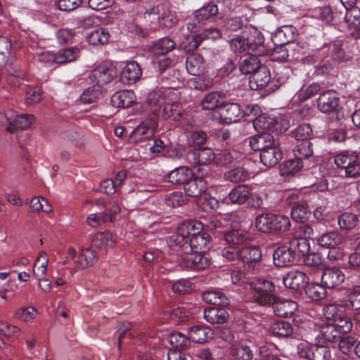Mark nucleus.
<instances>
[{"label":"nucleus","mask_w":360,"mask_h":360,"mask_svg":"<svg viewBox=\"0 0 360 360\" xmlns=\"http://www.w3.org/2000/svg\"><path fill=\"white\" fill-rule=\"evenodd\" d=\"M207 189V183L202 177L190 178L184 185L185 194L191 198H198L203 194Z\"/></svg>","instance_id":"18"},{"label":"nucleus","mask_w":360,"mask_h":360,"mask_svg":"<svg viewBox=\"0 0 360 360\" xmlns=\"http://www.w3.org/2000/svg\"><path fill=\"white\" fill-rule=\"evenodd\" d=\"M227 311L222 308L207 307L204 309V319L211 324H221L228 319Z\"/></svg>","instance_id":"27"},{"label":"nucleus","mask_w":360,"mask_h":360,"mask_svg":"<svg viewBox=\"0 0 360 360\" xmlns=\"http://www.w3.org/2000/svg\"><path fill=\"white\" fill-rule=\"evenodd\" d=\"M270 331L274 335L288 337L292 334L293 328L287 321H278L271 324Z\"/></svg>","instance_id":"49"},{"label":"nucleus","mask_w":360,"mask_h":360,"mask_svg":"<svg viewBox=\"0 0 360 360\" xmlns=\"http://www.w3.org/2000/svg\"><path fill=\"white\" fill-rule=\"evenodd\" d=\"M255 300L262 305H270L274 300V285L271 281L257 278L250 283Z\"/></svg>","instance_id":"4"},{"label":"nucleus","mask_w":360,"mask_h":360,"mask_svg":"<svg viewBox=\"0 0 360 360\" xmlns=\"http://www.w3.org/2000/svg\"><path fill=\"white\" fill-rule=\"evenodd\" d=\"M198 309H191L189 306L179 307L173 309L169 316L172 320L176 322H184L192 318L196 313Z\"/></svg>","instance_id":"38"},{"label":"nucleus","mask_w":360,"mask_h":360,"mask_svg":"<svg viewBox=\"0 0 360 360\" xmlns=\"http://www.w3.org/2000/svg\"><path fill=\"white\" fill-rule=\"evenodd\" d=\"M271 232L284 233L288 231L291 226L289 217L284 214L271 213Z\"/></svg>","instance_id":"41"},{"label":"nucleus","mask_w":360,"mask_h":360,"mask_svg":"<svg viewBox=\"0 0 360 360\" xmlns=\"http://www.w3.org/2000/svg\"><path fill=\"white\" fill-rule=\"evenodd\" d=\"M25 81H27L25 72L16 68L13 69L12 72H10L6 77L7 83L14 87L24 85Z\"/></svg>","instance_id":"63"},{"label":"nucleus","mask_w":360,"mask_h":360,"mask_svg":"<svg viewBox=\"0 0 360 360\" xmlns=\"http://www.w3.org/2000/svg\"><path fill=\"white\" fill-rule=\"evenodd\" d=\"M101 94V89L93 85L92 87H89L82 92L79 96V101L83 104H91L98 99Z\"/></svg>","instance_id":"59"},{"label":"nucleus","mask_w":360,"mask_h":360,"mask_svg":"<svg viewBox=\"0 0 360 360\" xmlns=\"http://www.w3.org/2000/svg\"><path fill=\"white\" fill-rule=\"evenodd\" d=\"M210 258L203 252L189 251L181 255V265L188 269L202 270L211 264Z\"/></svg>","instance_id":"5"},{"label":"nucleus","mask_w":360,"mask_h":360,"mask_svg":"<svg viewBox=\"0 0 360 360\" xmlns=\"http://www.w3.org/2000/svg\"><path fill=\"white\" fill-rule=\"evenodd\" d=\"M186 68L188 72L194 76L200 75L204 70V60L201 55L192 53L187 57Z\"/></svg>","instance_id":"32"},{"label":"nucleus","mask_w":360,"mask_h":360,"mask_svg":"<svg viewBox=\"0 0 360 360\" xmlns=\"http://www.w3.org/2000/svg\"><path fill=\"white\" fill-rule=\"evenodd\" d=\"M239 153L234 150H224L216 154V164L226 166L238 158Z\"/></svg>","instance_id":"56"},{"label":"nucleus","mask_w":360,"mask_h":360,"mask_svg":"<svg viewBox=\"0 0 360 360\" xmlns=\"http://www.w3.org/2000/svg\"><path fill=\"white\" fill-rule=\"evenodd\" d=\"M156 127L154 120H146L131 131L130 136L134 141H145L153 136Z\"/></svg>","instance_id":"12"},{"label":"nucleus","mask_w":360,"mask_h":360,"mask_svg":"<svg viewBox=\"0 0 360 360\" xmlns=\"http://www.w3.org/2000/svg\"><path fill=\"white\" fill-rule=\"evenodd\" d=\"M248 38V46H250V52H255V54H263L264 37L262 33L255 27H251L245 30Z\"/></svg>","instance_id":"13"},{"label":"nucleus","mask_w":360,"mask_h":360,"mask_svg":"<svg viewBox=\"0 0 360 360\" xmlns=\"http://www.w3.org/2000/svg\"><path fill=\"white\" fill-rule=\"evenodd\" d=\"M186 160L194 166L209 165L212 162H216V154L212 149L207 148L191 150L186 153Z\"/></svg>","instance_id":"10"},{"label":"nucleus","mask_w":360,"mask_h":360,"mask_svg":"<svg viewBox=\"0 0 360 360\" xmlns=\"http://www.w3.org/2000/svg\"><path fill=\"white\" fill-rule=\"evenodd\" d=\"M276 142L277 141L273 135L266 131L249 138L251 148L254 150H259L260 153L275 144Z\"/></svg>","instance_id":"20"},{"label":"nucleus","mask_w":360,"mask_h":360,"mask_svg":"<svg viewBox=\"0 0 360 360\" xmlns=\"http://www.w3.org/2000/svg\"><path fill=\"white\" fill-rule=\"evenodd\" d=\"M306 357L309 360H328L330 357V352L327 347L314 345L307 350Z\"/></svg>","instance_id":"40"},{"label":"nucleus","mask_w":360,"mask_h":360,"mask_svg":"<svg viewBox=\"0 0 360 360\" xmlns=\"http://www.w3.org/2000/svg\"><path fill=\"white\" fill-rule=\"evenodd\" d=\"M309 278L307 274L301 271H291L283 278V283L286 288L292 290H299L305 286Z\"/></svg>","instance_id":"17"},{"label":"nucleus","mask_w":360,"mask_h":360,"mask_svg":"<svg viewBox=\"0 0 360 360\" xmlns=\"http://www.w3.org/2000/svg\"><path fill=\"white\" fill-rule=\"evenodd\" d=\"M293 152L295 157L300 160L307 158L313 154L312 144L309 141L297 142Z\"/></svg>","instance_id":"57"},{"label":"nucleus","mask_w":360,"mask_h":360,"mask_svg":"<svg viewBox=\"0 0 360 360\" xmlns=\"http://www.w3.org/2000/svg\"><path fill=\"white\" fill-rule=\"evenodd\" d=\"M176 46L174 40L168 37L160 39L154 46V50L158 55H166L167 53L172 51Z\"/></svg>","instance_id":"61"},{"label":"nucleus","mask_w":360,"mask_h":360,"mask_svg":"<svg viewBox=\"0 0 360 360\" xmlns=\"http://www.w3.org/2000/svg\"><path fill=\"white\" fill-rule=\"evenodd\" d=\"M49 264V257L46 252L41 250L33 265V274L37 281L46 276Z\"/></svg>","instance_id":"31"},{"label":"nucleus","mask_w":360,"mask_h":360,"mask_svg":"<svg viewBox=\"0 0 360 360\" xmlns=\"http://www.w3.org/2000/svg\"><path fill=\"white\" fill-rule=\"evenodd\" d=\"M271 213H264L257 216L255 219V227L263 233L271 232Z\"/></svg>","instance_id":"60"},{"label":"nucleus","mask_w":360,"mask_h":360,"mask_svg":"<svg viewBox=\"0 0 360 360\" xmlns=\"http://www.w3.org/2000/svg\"><path fill=\"white\" fill-rule=\"evenodd\" d=\"M202 299L204 302L214 304L225 306L229 304V299L221 292L217 290H207L202 293Z\"/></svg>","instance_id":"39"},{"label":"nucleus","mask_w":360,"mask_h":360,"mask_svg":"<svg viewBox=\"0 0 360 360\" xmlns=\"http://www.w3.org/2000/svg\"><path fill=\"white\" fill-rule=\"evenodd\" d=\"M240 254V259L247 264L257 262L262 257L261 250L256 246L243 248Z\"/></svg>","instance_id":"43"},{"label":"nucleus","mask_w":360,"mask_h":360,"mask_svg":"<svg viewBox=\"0 0 360 360\" xmlns=\"http://www.w3.org/2000/svg\"><path fill=\"white\" fill-rule=\"evenodd\" d=\"M349 291L347 295L349 307L353 310L360 309V285H354L349 288Z\"/></svg>","instance_id":"64"},{"label":"nucleus","mask_w":360,"mask_h":360,"mask_svg":"<svg viewBox=\"0 0 360 360\" xmlns=\"http://www.w3.org/2000/svg\"><path fill=\"white\" fill-rule=\"evenodd\" d=\"M191 177H193V172L191 169L186 167H180L168 174L167 181L173 184H185Z\"/></svg>","instance_id":"30"},{"label":"nucleus","mask_w":360,"mask_h":360,"mask_svg":"<svg viewBox=\"0 0 360 360\" xmlns=\"http://www.w3.org/2000/svg\"><path fill=\"white\" fill-rule=\"evenodd\" d=\"M247 40L248 38L245 31L236 35L229 41L231 50L235 53L250 52V46H248Z\"/></svg>","instance_id":"36"},{"label":"nucleus","mask_w":360,"mask_h":360,"mask_svg":"<svg viewBox=\"0 0 360 360\" xmlns=\"http://www.w3.org/2000/svg\"><path fill=\"white\" fill-rule=\"evenodd\" d=\"M176 94L174 89L169 88H160L150 91L146 98L150 110L156 115L160 113L167 102H172L173 96Z\"/></svg>","instance_id":"3"},{"label":"nucleus","mask_w":360,"mask_h":360,"mask_svg":"<svg viewBox=\"0 0 360 360\" xmlns=\"http://www.w3.org/2000/svg\"><path fill=\"white\" fill-rule=\"evenodd\" d=\"M168 341L174 347L179 349H186L190 347L189 336L180 332H173L168 336Z\"/></svg>","instance_id":"46"},{"label":"nucleus","mask_w":360,"mask_h":360,"mask_svg":"<svg viewBox=\"0 0 360 360\" xmlns=\"http://www.w3.org/2000/svg\"><path fill=\"white\" fill-rule=\"evenodd\" d=\"M310 213L309 206L306 202H300L291 209V217L294 221L303 222L308 218Z\"/></svg>","instance_id":"51"},{"label":"nucleus","mask_w":360,"mask_h":360,"mask_svg":"<svg viewBox=\"0 0 360 360\" xmlns=\"http://www.w3.org/2000/svg\"><path fill=\"white\" fill-rule=\"evenodd\" d=\"M135 99L134 91L124 90L115 93L111 97V102L117 108H127L133 104Z\"/></svg>","instance_id":"28"},{"label":"nucleus","mask_w":360,"mask_h":360,"mask_svg":"<svg viewBox=\"0 0 360 360\" xmlns=\"http://www.w3.org/2000/svg\"><path fill=\"white\" fill-rule=\"evenodd\" d=\"M282 155V150L277 141L275 144L260 153V160L264 165L271 167L278 164L281 160Z\"/></svg>","instance_id":"22"},{"label":"nucleus","mask_w":360,"mask_h":360,"mask_svg":"<svg viewBox=\"0 0 360 360\" xmlns=\"http://www.w3.org/2000/svg\"><path fill=\"white\" fill-rule=\"evenodd\" d=\"M224 94L219 91L207 94L202 98L201 105L203 110H213L221 106L224 101Z\"/></svg>","instance_id":"34"},{"label":"nucleus","mask_w":360,"mask_h":360,"mask_svg":"<svg viewBox=\"0 0 360 360\" xmlns=\"http://www.w3.org/2000/svg\"><path fill=\"white\" fill-rule=\"evenodd\" d=\"M271 80L269 70L266 65H262L250 77V85L253 89H262L266 86Z\"/></svg>","instance_id":"24"},{"label":"nucleus","mask_w":360,"mask_h":360,"mask_svg":"<svg viewBox=\"0 0 360 360\" xmlns=\"http://www.w3.org/2000/svg\"><path fill=\"white\" fill-rule=\"evenodd\" d=\"M274 122V116L262 114L252 120V124L257 131H271Z\"/></svg>","instance_id":"53"},{"label":"nucleus","mask_w":360,"mask_h":360,"mask_svg":"<svg viewBox=\"0 0 360 360\" xmlns=\"http://www.w3.org/2000/svg\"><path fill=\"white\" fill-rule=\"evenodd\" d=\"M115 244V238L109 232L97 233L93 240V246L101 250L112 248Z\"/></svg>","instance_id":"44"},{"label":"nucleus","mask_w":360,"mask_h":360,"mask_svg":"<svg viewBox=\"0 0 360 360\" xmlns=\"http://www.w3.org/2000/svg\"><path fill=\"white\" fill-rule=\"evenodd\" d=\"M243 117V111L237 103L224 105L221 112V118L224 123L231 124L236 122Z\"/></svg>","instance_id":"26"},{"label":"nucleus","mask_w":360,"mask_h":360,"mask_svg":"<svg viewBox=\"0 0 360 360\" xmlns=\"http://www.w3.org/2000/svg\"><path fill=\"white\" fill-rule=\"evenodd\" d=\"M320 331L321 338L325 342H335L341 338V334L332 322L322 325Z\"/></svg>","instance_id":"48"},{"label":"nucleus","mask_w":360,"mask_h":360,"mask_svg":"<svg viewBox=\"0 0 360 360\" xmlns=\"http://www.w3.org/2000/svg\"><path fill=\"white\" fill-rule=\"evenodd\" d=\"M97 257V252L92 249L86 248L81 250L72 271L84 269L92 265L96 262Z\"/></svg>","instance_id":"29"},{"label":"nucleus","mask_w":360,"mask_h":360,"mask_svg":"<svg viewBox=\"0 0 360 360\" xmlns=\"http://www.w3.org/2000/svg\"><path fill=\"white\" fill-rule=\"evenodd\" d=\"M359 156L354 150H345L335 156V164L343 170L347 177L355 178L360 176Z\"/></svg>","instance_id":"2"},{"label":"nucleus","mask_w":360,"mask_h":360,"mask_svg":"<svg viewBox=\"0 0 360 360\" xmlns=\"http://www.w3.org/2000/svg\"><path fill=\"white\" fill-rule=\"evenodd\" d=\"M249 174L243 167H238L224 173V179L231 182L244 181L248 178Z\"/></svg>","instance_id":"55"},{"label":"nucleus","mask_w":360,"mask_h":360,"mask_svg":"<svg viewBox=\"0 0 360 360\" xmlns=\"http://www.w3.org/2000/svg\"><path fill=\"white\" fill-rule=\"evenodd\" d=\"M148 15H157V19L160 26L164 27H172L177 22L176 15L169 11L164 5H157L146 10Z\"/></svg>","instance_id":"11"},{"label":"nucleus","mask_w":360,"mask_h":360,"mask_svg":"<svg viewBox=\"0 0 360 360\" xmlns=\"http://www.w3.org/2000/svg\"><path fill=\"white\" fill-rule=\"evenodd\" d=\"M345 279V274L338 268H326L322 273L321 283L328 288H334Z\"/></svg>","instance_id":"14"},{"label":"nucleus","mask_w":360,"mask_h":360,"mask_svg":"<svg viewBox=\"0 0 360 360\" xmlns=\"http://www.w3.org/2000/svg\"><path fill=\"white\" fill-rule=\"evenodd\" d=\"M190 340L195 343H205L213 338L214 331L205 325L195 326L188 329Z\"/></svg>","instance_id":"19"},{"label":"nucleus","mask_w":360,"mask_h":360,"mask_svg":"<svg viewBox=\"0 0 360 360\" xmlns=\"http://www.w3.org/2000/svg\"><path fill=\"white\" fill-rule=\"evenodd\" d=\"M274 262L277 266L283 267L290 265L295 259V250L291 247L281 246L277 248L273 255Z\"/></svg>","instance_id":"21"},{"label":"nucleus","mask_w":360,"mask_h":360,"mask_svg":"<svg viewBox=\"0 0 360 360\" xmlns=\"http://www.w3.org/2000/svg\"><path fill=\"white\" fill-rule=\"evenodd\" d=\"M317 108L326 114L338 112L340 105L338 92L331 89L322 92L317 99Z\"/></svg>","instance_id":"7"},{"label":"nucleus","mask_w":360,"mask_h":360,"mask_svg":"<svg viewBox=\"0 0 360 360\" xmlns=\"http://www.w3.org/2000/svg\"><path fill=\"white\" fill-rule=\"evenodd\" d=\"M157 115L165 120H179L181 116V108L178 103L177 93L173 96L172 102H167Z\"/></svg>","instance_id":"23"},{"label":"nucleus","mask_w":360,"mask_h":360,"mask_svg":"<svg viewBox=\"0 0 360 360\" xmlns=\"http://www.w3.org/2000/svg\"><path fill=\"white\" fill-rule=\"evenodd\" d=\"M343 241V236L335 231L326 233L318 238L319 245L326 248L338 246L342 243Z\"/></svg>","instance_id":"37"},{"label":"nucleus","mask_w":360,"mask_h":360,"mask_svg":"<svg viewBox=\"0 0 360 360\" xmlns=\"http://www.w3.org/2000/svg\"><path fill=\"white\" fill-rule=\"evenodd\" d=\"M338 225L342 230H352L358 224L356 215L350 212L342 213L338 217Z\"/></svg>","instance_id":"52"},{"label":"nucleus","mask_w":360,"mask_h":360,"mask_svg":"<svg viewBox=\"0 0 360 360\" xmlns=\"http://www.w3.org/2000/svg\"><path fill=\"white\" fill-rule=\"evenodd\" d=\"M323 311L325 317L331 322H333L337 319H340L345 314L343 307L335 303L326 305Z\"/></svg>","instance_id":"58"},{"label":"nucleus","mask_w":360,"mask_h":360,"mask_svg":"<svg viewBox=\"0 0 360 360\" xmlns=\"http://www.w3.org/2000/svg\"><path fill=\"white\" fill-rule=\"evenodd\" d=\"M292 134L297 142L309 141L312 136V129L309 124H302L299 125Z\"/></svg>","instance_id":"62"},{"label":"nucleus","mask_w":360,"mask_h":360,"mask_svg":"<svg viewBox=\"0 0 360 360\" xmlns=\"http://www.w3.org/2000/svg\"><path fill=\"white\" fill-rule=\"evenodd\" d=\"M110 34L103 28H100L92 31L86 36V41L89 44L96 46L99 44H105L108 42Z\"/></svg>","instance_id":"47"},{"label":"nucleus","mask_w":360,"mask_h":360,"mask_svg":"<svg viewBox=\"0 0 360 360\" xmlns=\"http://www.w3.org/2000/svg\"><path fill=\"white\" fill-rule=\"evenodd\" d=\"M250 195V189L248 186L244 184L239 185L229 192L227 198H226V202L227 204L241 205L245 203L249 199Z\"/></svg>","instance_id":"25"},{"label":"nucleus","mask_w":360,"mask_h":360,"mask_svg":"<svg viewBox=\"0 0 360 360\" xmlns=\"http://www.w3.org/2000/svg\"><path fill=\"white\" fill-rule=\"evenodd\" d=\"M326 287L322 284L309 283L306 286L305 292L307 297L313 301H318L326 295Z\"/></svg>","instance_id":"50"},{"label":"nucleus","mask_w":360,"mask_h":360,"mask_svg":"<svg viewBox=\"0 0 360 360\" xmlns=\"http://www.w3.org/2000/svg\"><path fill=\"white\" fill-rule=\"evenodd\" d=\"M262 65V64L257 56L250 55L240 63L239 70L242 74H252V75Z\"/></svg>","instance_id":"35"},{"label":"nucleus","mask_w":360,"mask_h":360,"mask_svg":"<svg viewBox=\"0 0 360 360\" xmlns=\"http://www.w3.org/2000/svg\"><path fill=\"white\" fill-rule=\"evenodd\" d=\"M116 73L115 68L102 65L94 69L89 77L92 85L101 89V87L112 80Z\"/></svg>","instance_id":"8"},{"label":"nucleus","mask_w":360,"mask_h":360,"mask_svg":"<svg viewBox=\"0 0 360 360\" xmlns=\"http://www.w3.org/2000/svg\"><path fill=\"white\" fill-rule=\"evenodd\" d=\"M345 22L351 29H356L360 25V8L357 6L346 10Z\"/></svg>","instance_id":"54"},{"label":"nucleus","mask_w":360,"mask_h":360,"mask_svg":"<svg viewBox=\"0 0 360 360\" xmlns=\"http://www.w3.org/2000/svg\"><path fill=\"white\" fill-rule=\"evenodd\" d=\"M270 304L274 313L278 316H290L297 309V304L295 302L290 300L278 299L275 296Z\"/></svg>","instance_id":"15"},{"label":"nucleus","mask_w":360,"mask_h":360,"mask_svg":"<svg viewBox=\"0 0 360 360\" xmlns=\"http://www.w3.org/2000/svg\"><path fill=\"white\" fill-rule=\"evenodd\" d=\"M142 75L140 65L136 61L128 62L120 74V80L126 84H132L136 82Z\"/></svg>","instance_id":"16"},{"label":"nucleus","mask_w":360,"mask_h":360,"mask_svg":"<svg viewBox=\"0 0 360 360\" xmlns=\"http://www.w3.org/2000/svg\"><path fill=\"white\" fill-rule=\"evenodd\" d=\"M195 227V224L191 221H184L178 226L176 233L171 236L168 240L167 243L171 250L176 252L181 251L179 255L180 260L182 254L191 251L189 240L191 234H194Z\"/></svg>","instance_id":"1"},{"label":"nucleus","mask_w":360,"mask_h":360,"mask_svg":"<svg viewBox=\"0 0 360 360\" xmlns=\"http://www.w3.org/2000/svg\"><path fill=\"white\" fill-rule=\"evenodd\" d=\"M79 50L76 47H70L59 50L56 54V63H71L79 56Z\"/></svg>","instance_id":"42"},{"label":"nucleus","mask_w":360,"mask_h":360,"mask_svg":"<svg viewBox=\"0 0 360 360\" xmlns=\"http://www.w3.org/2000/svg\"><path fill=\"white\" fill-rule=\"evenodd\" d=\"M218 6L214 3H209L194 12L193 22L187 25L191 32H196L201 27V23L215 15L218 13Z\"/></svg>","instance_id":"9"},{"label":"nucleus","mask_w":360,"mask_h":360,"mask_svg":"<svg viewBox=\"0 0 360 360\" xmlns=\"http://www.w3.org/2000/svg\"><path fill=\"white\" fill-rule=\"evenodd\" d=\"M195 224L194 234H191L189 240L191 251L203 252L209 250L212 247L211 236L207 233H201L202 224L200 222L191 221Z\"/></svg>","instance_id":"6"},{"label":"nucleus","mask_w":360,"mask_h":360,"mask_svg":"<svg viewBox=\"0 0 360 360\" xmlns=\"http://www.w3.org/2000/svg\"><path fill=\"white\" fill-rule=\"evenodd\" d=\"M303 167L302 162L295 157V159L288 160L280 165V174L281 176L293 175L300 171Z\"/></svg>","instance_id":"45"},{"label":"nucleus","mask_w":360,"mask_h":360,"mask_svg":"<svg viewBox=\"0 0 360 360\" xmlns=\"http://www.w3.org/2000/svg\"><path fill=\"white\" fill-rule=\"evenodd\" d=\"M34 120L32 115H12V120L10 121V126H8L6 131L13 133L17 129H25L28 128Z\"/></svg>","instance_id":"33"}]
</instances>
